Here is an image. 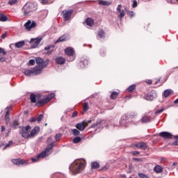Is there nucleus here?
<instances>
[{
	"mask_svg": "<svg viewBox=\"0 0 178 178\" xmlns=\"http://www.w3.org/2000/svg\"><path fill=\"white\" fill-rule=\"evenodd\" d=\"M86 168V160L83 159H79L75 160L69 167L70 172L72 175H78L81 170H83Z\"/></svg>",
	"mask_w": 178,
	"mask_h": 178,
	"instance_id": "1",
	"label": "nucleus"
},
{
	"mask_svg": "<svg viewBox=\"0 0 178 178\" xmlns=\"http://www.w3.org/2000/svg\"><path fill=\"white\" fill-rule=\"evenodd\" d=\"M47 148L37 156V159L32 158V162H37V161H38L40 158H45V156H48V155H50L51 151H52L53 148L55 147V141L54 140L52 137H49L47 140Z\"/></svg>",
	"mask_w": 178,
	"mask_h": 178,
	"instance_id": "2",
	"label": "nucleus"
},
{
	"mask_svg": "<svg viewBox=\"0 0 178 178\" xmlns=\"http://www.w3.org/2000/svg\"><path fill=\"white\" fill-rule=\"evenodd\" d=\"M35 10H37V4L31 2L26 3L22 8V12L26 16Z\"/></svg>",
	"mask_w": 178,
	"mask_h": 178,
	"instance_id": "3",
	"label": "nucleus"
},
{
	"mask_svg": "<svg viewBox=\"0 0 178 178\" xmlns=\"http://www.w3.org/2000/svg\"><path fill=\"white\" fill-rule=\"evenodd\" d=\"M49 63V60H46V62L43 65H36L32 69L33 76H38L42 73V69L47 67Z\"/></svg>",
	"mask_w": 178,
	"mask_h": 178,
	"instance_id": "4",
	"label": "nucleus"
},
{
	"mask_svg": "<svg viewBox=\"0 0 178 178\" xmlns=\"http://www.w3.org/2000/svg\"><path fill=\"white\" fill-rule=\"evenodd\" d=\"M65 54L67 56H69L70 58L67 59L69 62H73L76 57L74 56V49L73 47H67L65 49Z\"/></svg>",
	"mask_w": 178,
	"mask_h": 178,
	"instance_id": "5",
	"label": "nucleus"
},
{
	"mask_svg": "<svg viewBox=\"0 0 178 178\" xmlns=\"http://www.w3.org/2000/svg\"><path fill=\"white\" fill-rule=\"evenodd\" d=\"M31 129V127L30 125H28L26 127H21L19 134H21L22 137H24V138H30V134H29V131Z\"/></svg>",
	"mask_w": 178,
	"mask_h": 178,
	"instance_id": "6",
	"label": "nucleus"
},
{
	"mask_svg": "<svg viewBox=\"0 0 178 178\" xmlns=\"http://www.w3.org/2000/svg\"><path fill=\"white\" fill-rule=\"evenodd\" d=\"M54 98H55V93L54 92L50 93L45 98L38 102L37 105L38 106L39 104L44 105L45 104H48V102H49V101H52Z\"/></svg>",
	"mask_w": 178,
	"mask_h": 178,
	"instance_id": "7",
	"label": "nucleus"
},
{
	"mask_svg": "<svg viewBox=\"0 0 178 178\" xmlns=\"http://www.w3.org/2000/svg\"><path fill=\"white\" fill-rule=\"evenodd\" d=\"M35 26H37V24L35 23V22H34V21L31 22V20H29L24 25V26L25 27V29L27 31H30V30H31V29H34V27H35Z\"/></svg>",
	"mask_w": 178,
	"mask_h": 178,
	"instance_id": "8",
	"label": "nucleus"
},
{
	"mask_svg": "<svg viewBox=\"0 0 178 178\" xmlns=\"http://www.w3.org/2000/svg\"><path fill=\"white\" fill-rule=\"evenodd\" d=\"M102 122H104V120L99 118L96 123L91 125V129H100L102 130L104 129V125H102Z\"/></svg>",
	"mask_w": 178,
	"mask_h": 178,
	"instance_id": "9",
	"label": "nucleus"
},
{
	"mask_svg": "<svg viewBox=\"0 0 178 178\" xmlns=\"http://www.w3.org/2000/svg\"><path fill=\"white\" fill-rule=\"evenodd\" d=\"M11 162L14 165H17V166H19L20 165H24V166H26V165H28L27 161H26L24 159H12Z\"/></svg>",
	"mask_w": 178,
	"mask_h": 178,
	"instance_id": "10",
	"label": "nucleus"
},
{
	"mask_svg": "<svg viewBox=\"0 0 178 178\" xmlns=\"http://www.w3.org/2000/svg\"><path fill=\"white\" fill-rule=\"evenodd\" d=\"M158 97V93L155 90L152 91V94H147L145 97V99L146 101H153L154 98H156Z\"/></svg>",
	"mask_w": 178,
	"mask_h": 178,
	"instance_id": "11",
	"label": "nucleus"
},
{
	"mask_svg": "<svg viewBox=\"0 0 178 178\" xmlns=\"http://www.w3.org/2000/svg\"><path fill=\"white\" fill-rule=\"evenodd\" d=\"M63 19L65 22H67L72 17V15L73 14V10H64L63 11Z\"/></svg>",
	"mask_w": 178,
	"mask_h": 178,
	"instance_id": "12",
	"label": "nucleus"
},
{
	"mask_svg": "<svg viewBox=\"0 0 178 178\" xmlns=\"http://www.w3.org/2000/svg\"><path fill=\"white\" fill-rule=\"evenodd\" d=\"M159 136H160V137H162L163 138H166L167 140H171V138H173V134L168 131L161 132Z\"/></svg>",
	"mask_w": 178,
	"mask_h": 178,
	"instance_id": "13",
	"label": "nucleus"
},
{
	"mask_svg": "<svg viewBox=\"0 0 178 178\" xmlns=\"http://www.w3.org/2000/svg\"><path fill=\"white\" fill-rule=\"evenodd\" d=\"M88 126V122H81L78 123L76 125V129H78V130L83 131V130H84L86 129V127H87Z\"/></svg>",
	"mask_w": 178,
	"mask_h": 178,
	"instance_id": "14",
	"label": "nucleus"
},
{
	"mask_svg": "<svg viewBox=\"0 0 178 178\" xmlns=\"http://www.w3.org/2000/svg\"><path fill=\"white\" fill-rule=\"evenodd\" d=\"M135 147H136V148H138L139 149H143L144 151H145V149L148 148L147 144L144 142L136 143Z\"/></svg>",
	"mask_w": 178,
	"mask_h": 178,
	"instance_id": "15",
	"label": "nucleus"
},
{
	"mask_svg": "<svg viewBox=\"0 0 178 178\" xmlns=\"http://www.w3.org/2000/svg\"><path fill=\"white\" fill-rule=\"evenodd\" d=\"M41 42V39H31V44L32 48H37L38 47V44Z\"/></svg>",
	"mask_w": 178,
	"mask_h": 178,
	"instance_id": "16",
	"label": "nucleus"
},
{
	"mask_svg": "<svg viewBox=\"0 0 178 178\" xmlns=\"http://www.w3.org/2000/svg\"><path fill=\"white\" fill-rule=\"evenodd\" d=\"M6 109L7 110V111L5 114V120H6V123L8 124V123L10 122V118H9L10 113L9 111H12V107L11 106L7 107Z\"/></svg>",
	"mask_w": 178,
	"mask_h": 178,
	"instance_id": "17",
	"label": "nucleus"
},
{
	"mask_svg": "<svg viewBox=\"0 0 178 178\" xmlns=\"http://www.w3.org/2000/svg\"><path fill=\"white\" fill-rule=\"evenodd\" d=\"M70 37L69 35H63L58 38V39L56 41V44H58V42H63V41H67L69 40Z\"/></svg>",
	"mask_w": 178,
	"mask_h": 178,
	"instance_id": "18",
	"label": "nucleus"
},
{
	"mask_svg": "<svg viewBox=\"0 0 178 178\" xmlns=\"http://www.w3.org/2000/svg\"><path fill=\"white\" fill-rule=\"evenodd\" d=\"M56 63H58V65H65V63H66V58L60 56L56 57Z\"/></svg>",
	"mask_w": 178,
	"mask_h": 178,
	"instance_id": "19",
	"label": "nucleus"
},
{
	"mask_svg": "<svg viewBox=\"0 0 178 178\" xmlns=\"http://www.w3.org/2000/svg\"><path fill=\"white\" fill-rule=\"evenodd\" d=\"M171 94H173V90L172 89H166L163 92L164 98H168Z\"/></svg>",
	"mask_w": 178,
	"mask_h": 178,
	"instance_id": "20",
	"label": "nucleus"
},
{
	"mask_svg": "<svg viewBox=\"0 0 178 178\" xmlns=\"http://www.w3.org/2000/svg\"><path fill=\"white\" fill-rule=\"evenodd\" d=\"M35 60L37 65H39L38 66H41V65H43L47 62V60L44 61V59H42L41 57H36Z\"/></svg>",
	"mask_w": 178,
	"mask_h": 178,
	"instance_id": "21",
	"label": "nucleus"
},
{
	"mask_svg": "<svg viewBox=\"0 0 178 178\" xmlns=\"http://www.w3.org/2000/svg\"><path fill=\"white\" fill-rule=\"evenodd\" d=\"M120 125L121 126V127H127V121H126L124 117L122 118L120 120Z\"/></svg>",
	"mask_w": 178,
	"mask_h": 178,
	"instance_id": "22",
	"label": "nucleus"
},
{
	"mask_svg": "<svg viewBox=\"0 0 178 178\" xmlns=\"http://www.w3.org/2000/svg\"><path fill=\"white\" fill-rule=\"evenodd\" d=\"M154 170L156 173H162V172H163V168L159 165H157L154 168Z\"/></svg>",
	"mask_w": 178,
	"mask_h": 178,
	"instance_id": "23",
	"label": "nucleus"
},
{
	"mask_svg": "<svg viewBox=\"0 0 178 178\" xmlns=\"http://www.w3.org/2000/svg\"><path fill=\"white\" fill-rule=\"evenodd\" d=\"M0 22H10V19L4 14H0Z\"/></svg>",
	"mask_w": 178,
	"mask_h": 178,
	"instance_id": "24",
	"label": "nucleus"
},
{
	"mask_svg": "<svg viewBox=\"0 0 178 178\" xmlns=\"http://www.w3.org/2000/svg\"><path fill=\"white\" fill-rule=\"evenodd\" d=\"M86 23L87 26H89V27H92L94 26V19L92 18H87L86 20Z\"/></svg>",
	"mask_w": 178,
	"mask_h": 178,
	"instance_id": "25",
	"label": "nucleus"
},
{
	"mask_svg": "<svg viewBox=\"0 0 178 178\" xmlns=\"http://www.w3.org/2000/svg\"><path fill=\"white\" fill-rule=\"evenodd\" d=\"M151 120H152V118L149 117V116H144L142 118V123H149V122H151Z\"/></svg>",
	"mask_w": 178,
	"mask_h": 178,
	"instance_id": "26",
	"label": "nucleus"
},
{
	"mask_svg": "<svg viewBox=\"0 0 178 178\" xmlns=\"http://www.w3.org/2000/svg\"><path fill=\"white\" fill-rule=\"evenodd\" d=\"M99 5H102V6H109L111 2L104 0H99Z\"/></svg>",
	"mask_w": 178,
	"mask_h": 178,
	"instance_id": "27",
	"label": "nucleus"
},
{
	"mask_svg": "<svg viewBox=\"0 0 178 178\" xmlns=\"http://www.w3.org/2000/svg\"><path fill=\"white\" fill-rule=\"evenodd\" d=\"M24 74H25L26 77H31V76H34L33 74V70H26L24 72Z\"/></svg>",
	"mask_w": 178,
	"mask_h": 178,
	"instance_id": "28",
	"label": "nucleus"
},
{
	"mask_svg": "<svg viewBox=\"0 0 178 178\" xmlns=\"http://www.w3.org/2000/svg\"><path fill=\"white\" fill-rule=\"evenodd\" d=\"M104 37H105V32L104 31V30L102 29L99 30L97 33V38L98 39L104 38Z\"/></svg>",
	"mask_w": 178,
	"mask_h": 178,
	"instance_id": "29",
	"label": "nucleus"
},
{
	"mask_svg": "<svg viewBox=\"0 0 178 178\" xmlns=\"http://www.w3.org/2000/svg\"><path fill=\"white\" fill-rule=\"evenodd\" d=\"M87 65H88V60H87V59H84L83 60H81L79 63V66L82 68L86 67V66H87Z\"/></svg>",
	"mask_w": 178,
	"mask_h": 178,
	"instance_id": "30",
	"label": "nucleus"
},
{
	"mask_svg": "<svg viewBox=\"0 0 178 178\" xmlns=\"http://www.w3.org/2000/svg\"><path fill=\"white\" fill-rule=\"evenodd\" d=\"M24 40H22L15 43L16 48H22L24 47Z\"/></svg>",
	"mask_w": 178,
	"mask_h": 178,
	"instance_id": "31",
	"label": "nucleus"
},
{
	"mask_svg": "<svg viewBox=\"0 0 178 178\" xmlns=\"http://www.w3.org/2000/svg\"><path fill=\"white\" fill-rule=\"evenodd\" d=\"M30 99L32 104H35L37 102V96L35 94H31L30 95Z\"/></svg>",
	"mask_w": 178,
	"mask_h": 178,
	"instance_id": "32",
	"label": "nucleus"
},
{
	"mask_svg": "<svg viewBox=\"0 0 178 178\" xmlns=\"http://www.w3.org/2000/svg\"><path fill=\"white\" fill-rule=\"evenodd\" d=\"M17 126H19V121L17 120H15L13 123L10 124V127L13 129H17Z\"/></svg>",
	"mask_w": 178,
	"mask_h": 178,
	"instance_id": "33",
	"label": "nucleus"
},
{
	"mask_svg": "<svg viewBox=\"0 0 178 178\" xmlns=\"http://www.w3.org/2000/svg\"><path fill=\"white\" fill-rule=\"evenodd\" d=\"M89 109L88 102H85L83 105V110L82 112V115H84L85 112H87Z\"/></svg>",
	"mask_w": 178,
	"mask_h": 178,
	"instance_id": "34",
	"label": "nucleus"
},
{
	"mask_svg": "<svg viewBox=\"0 0 178 178\" xmlns=\"http://www.w3.org/2000/svg\"><path fill=\"white\" fill-rule=\"evenodd\" d=\"M134 90H136V85H131L127 89V91L128 92H134Z\"/></svg>",
	"mask_w": 178,
	"mask_h": 178,
	"instance_id": "35",
	"label": "nucleus"
},
{
	"mask_svg": "<svg viewBox=\"0 0 178 178\" xmlns=\"http://www.w3.org/2000/svg\"><path fill=\"white\" fill-rule=\"evenodd\" d=\"M91 168L92 169H98V168H99V163L97 162H92L91 163Z\"/></svg>",
	"mask_w": 178,
	"mask_h": 178,
	"instance_id": "36",
	"label": "nucleus"
},
{
	"mask_svg": "<svg viewBox=\"0 0 178 178\" xmlns=\"http://www.w3.org/2000/svg\"><path fill=\"white\" fill-rule=\"evenodd\" d=\"M81 141V138L80 136H76L73 139L74 144H77Z\"/></svg>",
	"mask_w": 178,
	"mask_h": 178,
	"instance_id": "37",
	"label": "nucleus"
},
{
	"mask_svg": "<svg viewBox=\"0 0 178 178\" xmlns=\"http://www.w3.org/2000/svg\"><path fill=\"white\" fill-rule=\"evenodd\" d=\"M111 99H116L118 98V92H113L111 95Z\"/></svg>",
	"mask_w": 178,
	"mask_h": 178,
	"instance_id": "38",
	"label": "nucleus"
},
{
	"mask_svg": "<svg viewBox=\"0 0 178 178\" xmlns=\"http://www.w3.org/2000/svg\"><path fill=\"white\" fill-rule=\"evenodd\" d=\"M72 134L73 136H79V134H80V131H79L78 129H72Z\"/></svg>",
	"mask_w": 178,
	"mask_h": 178,
	"instance_id": "39",
	"label": "nucleus"
},
{
	"mask_svg": "<svg viewBox=\"0 0 178 178\" xmlns=\"http://www.w3.org/2000/svg\"><path fill=\"white\" fill-rule=\"evenodd\" d=\"M124 15H126V13L124 12V10H122L120 15H118V17L122 19L124 17Z\"/></svg>",
	"mask_w": 178,
	"mask_h": 178,
	"instance_id": "40",
	"label": "nucleus"
},
{
	"mask_svg": "<svg viewBox=\"0 0 178 178\" xmlns=\"http://www.w3.org/2000/svg\"><path fill=\"white\" fill-rule=\"evenodd\" d=\"M62 137V134H56L54 136V138L56 140V141H59V140H60V138Z\"/></svg>",
	"mask_w": 178,
	"mask_h": 178,
	"instance_id": "41",
	"label": "nucleus"
},
{
	"mask_svg": "<svg viewBox=\"0 0 178 178\" xmlns=\"http://www.w3.org/2000/svg\"><path fill=\"white\" fill-rule=\"evenodd\" d=\"M42 119H44V115L40 114L38 117L36 118V120L38 122V123H40V122H41Z\"/></svg>",
	"mask_w": 178,
	"mask_h": 178,
	"instance_id": "42",
	"label": "nucleus"
},
{
	"mask_svg": "<svg viewBox=\"0 0 178 178\" xmlns=\"http://www.w3.org/2000/svg\"><path fill=\"white\" fill-rule=\"evenodd\" d=\"M17 3V0H10L8 1V5H10V6H13V5H16Z\"/></svg>",
	"mask_w": 178,
	"mask_h": 178,
	"instance_id": "43",
	"label": "nucleus"
},
{
	"mask_svg": "<svg viewBox=\"0 0 178 178\" xmlns=\"http://www.w3.org/2000/svg\"><path fill=\"white\" fill-rule=\"evenodd\" d=\"M54 49V48H55L54 45H49L44 47V51H49V49Z\"/></svg>",
	"mask_w": 178,
	"mask_h": 178,
	"instance_id": "44",
	"label": "nucleus"
},
{
	"mask_svg": "<svg viewBox=\"0 0 178 178\" xmlns=\"http://www.w3.org/2000/svg\"><path fill=\"white\" fill-rule=\"evenodd\" d=\"M30 66H34L35 65V60L34 59H31L29 62Z\"/></svg>",
	"mask_w": 178,
	"mask_h": 178,
	"instance_id": "45",
	"label": "nucleus"
},
{
	"mask_svg": "<svg viewBox=\"0 0 178 178\" xmlns=\"http://www.w3.org/2000/svg\"><path fill=\"white\" fill-rule=\"evenodd\" d=\"M35 134H37V133L35 131L34 129H33L31 131V132L29 134V138H30V137H34V136H35Z\"/></svg>",
	"mask_w": 178,
	"mask_h": 178,
	"instance_id": "46",
	"label": "nucleus"
},
{
	"mask_svg": "<svg viewBox=\"0 0 178 178\" xmlns=\"http://www.w3.org/2000/svg\"><path fill=\"white\" fill-rule=\"evenodd\" d=\"M12 144H13V142L12 140H10L8 142V143H7L6 145H5V148H9L10 146L12 145Z\"/></svg>",
	"mask_w": 178,
	"mask_h": 178,
	"instance_id": "47",
	"label": "nucleus"
},
{
	"mask_svg": "<svg viewBox=\"0 0 178 178\" xmlns=\"http://www.w3.org/2000/svg\"><path fill=\"white\" fill-rule=\"evenodd\" d=\"M138 176L140 178H148V177H147V175H145V174H143V173H138Z\"/></svg>",
	"mask_w": 178,
	"mask_h": 178,
	"instance_id": "48",
	"label": "nucleus"
},
{
	"mask_svg": "<svg viewBox=\"0 0 178 178\" xmlns=\"http://www.w3.org/2000/svg\"><path fill=\"white\" fill-rule=\"evenodd\" d=\"M163 111H165V109H163V108L157 110V111H156L155 114L158 115V113H162V112H163Z\"/></svg>",
	"mask_w": 178,
	"mask_h": 178,
	"instance_id": "49",
	"label": "nucleus"
},
{
	"mask_svg": "<svg viewBox=\"0 0 178 178\" xmlns=\"http://www.w3.org/2000/svg\"><path fill=\"white\" fill-rule=\"evenodd\" d=\"M132 8H137V0L133 1Z\"/></svg>",
	"mask_w": 178,
	"mask_h": 178,
	"instance_id": "50",
	"label": "nucleus"
},
{
	"mask_svg": "<svg viewBox=\"0 0 178 178\" xmlns=\"http://www.w3.org/2000/svg\"><path fill=\"white\" fill-rule=\"evenodd\" d=\"M0 54H3V55H6L7 52L5 51V49L0 47Z\"/></svg>",
	"mask_w": 178,
	"mask_h": 178,
	"instance_id": "51",
	"label": "nucleus"
},
{
	"mask_svg": "<svg viewBox=\"0 0 178 178\" xmlns=\"http://www.w3.org/2000/svg\"><path fill=\"white\" fill-rule=\"evenodd\" d=\"M29 122H31V123H34V122H37V118H31L29 120Z\"/></svg>",
	"mask_w": 178,
	"mask_h": 178,
	"instance_id": "52",
	"label": "nucleus"
},
{
	"mask_svg": "<svg viewBox=\"0 0 178 178\" xmlns=\"http://www.w3.org/2000/svg\"><path fill=\"white\" fill-rule=\"evenodd\" d=\"M128 15H130V17H133L134 16V12H133V11H128Z\"/></svg>",
	"mask_w": 178,
	"mask_h": 178,
	"instance_id": "53",
	"label": "nucleus"
},
{
	"mask_svg": "<svg viewBox=\"0 0 178 178\" xmlns=\"http://www.w3.org/2000/svg\"><path fill=\"white\" fill-rule=\"evenodd\" d=\"M77 115H79V112L77 111H74L72 115V118H76V116H77Z\"/></svg>",
	"mask_w": 178,
	"mask_h": 178,
	"instance_id": "54",
	"label": "nucleus"
},
{
	"mask_svg": "<svg viewBox=\"0 0 178 178\" xmlns=\"http://www.w3.org/2000/svg\"><path fill=\"white\" fill-rule=\"evenodd\" d=\"M134 161H136V162H143V159L134 158Z\"/></svg>",
	"mask_w": 178,
	"mask_h": 178,
	"instance_id": "55",
	"label": "nucleus"
},
{
	"mask_svg": "<svg viewBox=\"0 0 178 178\" xmlns=\"http://www.w3.org/2000/svg\"><path fill=\"white\" fill-rule=\"evenodd\" d=\"M117 10L118 12H122V5L119 4L117 7Z\"/></svg>",
	"mask_w": 178,
	"mask_h": 178,
	"instance_id": "56",
	"label": "nucleus"
},
{
	"mask_svg": "<svg viewBox=\"0 0 178 178\" xmlns=\"http://www.w3.org/2000/svg\"><path fill=\"white\" fill-rule=\"evenodd\" d=\"M33 130L36 134L38 133L40 131V127H35Z\"/></svg>",
	"mask_w": 178,
	"mask_h": 178,
	"instance_id": "57",
	"label": "nucleus"
},
{
	"mask_svg": "<svg viewBox=\"0 0 178 178\" xmlns=\"http://www.w3.org/2000/svg\"><path fill=\"white\" fill-rule=\"evenodd\" d=\"M101 56H105V51L104 50H100Z\"/></svg>",
	"mask_w": 178,
	"mask_h": 178,
	"instance_id": "58",
	"label": "nucleus"
},
{
	"mask_svg": "<svg viewBox=\"0 0 178 178\" xmlns=\"http://www.w3.org/2000/svg\"><path fill=\"white\" fill-rule=\"evenodd\" d=\"M6 58L5 57H0V62H5Z\"/></svg>",
	"mask_w": 178,
	"mask_h": 178,
	"instance_id": "59",
	"label": "nucleus"
},
{
	"mask_svg": "<svg viewBox=\"0 0 178 178\" xmlns=\"http://www.w3.org/2000/svg\"><path fill=\"white\" fill-rule=\"evenodd\" d=\"M41 3L45 4L47 2H48V0H39Z\"/></svg>",
	"mask_w": 178,
	"mask_h": 178,
	"instance_id": "60",
	"label": "nucleus"
},
{
	"mask_svg": "<svg viewBox=\"0 0 178 178\" xmlns=\"http://www.w3.org/2000/svg\"><path fill=\"white\" fill-rule=\"evenodd\" d=\"M139 154H140V152H138V151L133 152V155H138Z\"/></svg>",
	"mask_w": 178,
	"mask_h": 178,
	"instance_id": "61",
	"label": "nucleus"
},
{
	"mask_svg": "<svg viewBox=\"0 0 178 178\" xmlns=\"http://www.w3.org/2000/svg\"><path fill=\"white\" fill-rule=\"evenodd\" d=\"M1 38H2L3 40H5V38H6V33H3V34L1 35Z\"/></svg>",
	"mask_w": 178,
	"mask_h": 178,
	"instance_id": "62",
	"label": "nucleus"
},
{
	"mask_svg": "<svg viewBox=\"0 0 178 178\" xmlns=\"http://www.w3.org/2000/svg\"><path fill=\"white\" fill-rule=\"evenodd\" d=\"M161 161H163L164 162H166V161H168V159H166V157H161Z\"/></svg>",
	"mask_w": 178,
	"mask_h": 178,
	"instance_id": "63",
	"label": "nucleus"
},
{
	"mask_svg": "<svg viewBox=\"0 0 178 178\" xmlns=\"http://www.w3.org/2000/svg\"><path fill=\"white\" fill-rule=\"evenodd\" d=\"M172 145H178V141L175 140L173 143Z\"/></svg>",
	"mask_w": 178,
	"mask_h": 178,
	"instance_id": "64",
	"label": "nucleus"
}]
</instances>
